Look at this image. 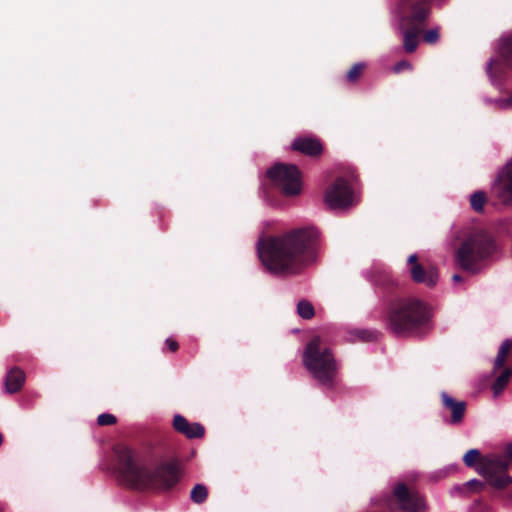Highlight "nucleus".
<instances>
[{"label":"nucleus","instance_id":"1","mask_svg":"<svg viewBox=\"0 0 512 512\" xmlns=\"http://www.w3.org/2000/svg\"><path fill=\"white\" fill-rule=\"evenodd\" d=\"M319 232L313 227L292 230L282 237L260 239L257 252L272 274H295L317 259Z\"/></svg>","mask_w":512,"mask_h":512},{"label":"nucleus","instance_id":"2","mask_svg":"<svg viewBox=\"0 0 512 512\" xmlns=\"http://www.w3.org/2000/svg\"><path fill=\"white\" fill-rule=\"evenodd\" d=\"M117 455L121 479L132 488L169 489L179 481L180 472L174 464H164L150 471L135 463L128 448L119 449Z\"/></svg>","mask_w":512,"mask_h":512},{"label":"nucleus","instance_id":"3","mask_svg":"<svg viewBox=\"0 0 512 512\" xmlns=\"http://www.w3.org/2000/svg\"><path fill=\"white\" fill-rule=\"evenodd\" d=\"M428 318V311L419 300L398 299L390 305L388 327L397 335H408L425 324Z\"/></svg>","mask_w":512,"mask_h":512},{"label":"nucleus","instance_id":"4","mask_svg":"<svg viewBox=\"0 0 512 512\" xmlns=\"http://www.w3.org/2000/svg\"><path fill=\"white\" fill-rule=\"evenodd\" d=\"M303 364L321 385L327 387L333 385L337 371L336 361L331 351L321 344L319 337L313 338L306 345Z\"/></svg>","mask_w":512,"mask_h":512},{"label":"nucleus","instance_id":"5","mask_svg":"<svg viewBox=\"0 0 512 512\" xmlns=\"http://www.w3.org/2000/svg\"><path fill=\"white\" fill-rule=\"evenodd\" d=\"M497 250L493 239L484 233L470 235L456 253V261L462 269L478 273L482 262L492 256Z\"/></svg>","mask_w":512,"mask_h":512},{"label":"nucleus","instance_id":"6","mask_svg":"<svg viewBox=\"0 0 512 512\" xmlns=\"http://www.w3.org/2000/svg\"><path fill=\"white\" fill-rule=\"evenodd\" d=\"M512 467V443L505 446L503 454L487 455L478 466L476 471L494 488L502 489L512 483L506 471Z\"/></svg>","mask_w":512,"mask_h":512},{"label":"nucleus","instance_id":"7","mask_svg":"<svg viewBox=\"0 0 512 512\" xmlns=\"http://www.w3.org/2000/svg\"><path fill=\"white\" fill-rule=\"evenodd\" d=\"M266 175L271 184L285 196L300 194L302 189L301 176L295 165L277 163L267 170Z\"/></svg>","mask_w":512,"mask_h":512},{"label":"nucleus","instance_id":"8","mask_svg":"<svg viewBox=\"0 0 512 512\" xmlns=\"http://www.w3.org/2000/svg\"><path fill=\"white\" fill-rule=\"evenodd\" d=\"M324 202L332 210L340 211L353 206L357 197L344 178H337L324 193Z\"/></svg>","mask_w":512,"mask_h":512},{"label":"nucleus","instance_id":"9","mask_svg":"<svg viewBox=\"0 0 512 512\" xmlns=\"http://www.w3.org/2000/svg\"><path fill=\"white\" fill-rule=\"evenodd\" d=\"M394 495L398 500L402 512H426L427 505L422 496L410 493L407 487L400 483L394 489Z\"/></svg>","mask_w":512,"mask_h":512},{"label":"nucleus","instance_id":"10","mask_svg":"<svg viewBox=\"0 0 512 512\" xmlns=\"http://www.w3.org/2000/svg\"><path fill=\"white\" fill-rule=\"evenodd\" d=\"M408 269L411 278L421 284H425L428 287H433L438 282V273L435 268H429L425 270L424 267L418 263L417 255L411 254L407 259Z\"/></svg>","mask_w":512,"mask_h":512},{"label":"nucleus","instance_id":"11","mask_svg":"<svg viewBox=\"0 0 512 512\" xmlns=\"http://www.w3.org/2000/svg\"><path fill=\"white\" fill-rule=\"evenodd\" d=\"M431 0H421L412 6L410 17L406 18L402 9H399V23L397 28L402 32L404 30V22L408 21L410 24L422 23L429 15L428 3Z\"/></svg>","mask_w":512,"mask_h":512},{"label":"nucleus","instance_id":"12","mask_svg":"<svg viewBox=\"0 0 512 512\" xmlns=\"http://www.w3.org/2000/svg\"><path fill=\"white\" fill-rule=\"evenodd\" d=\"M443 407L450 412V418L446 420L449 424H459L462 422L466 410L464 401H457L446 392L441 393Z\"/></svg>","mask_w":512,"mask_h":512},{"label":"nucleus","instance_id":"13","mask_svg":"<svg viewBox=\"0 0 512 512\" xmlns=\"http://www.w3.org/2000/svg\"><path fill=\"white\" fill-rule=\"evenodd\" d=\"M495 187L499 189L502 197L512 199V159L498 173Z\"/></svg>","mask_w":512,"mask_h":512},{"label":"nucleus","instance_id":"14","mask_svg":"<svg viewBox=\"0 0 512 512\" xmlns=\"http://www.w3.org/2000/svg\"><path fill=\"white\" fill-rule=\"evenodd\" d=\"M173 426L187 438H199L204 435V427L201 424L189 423L186 418L179 414L174 416Z\"/></svg>","mask_w":512,"mask_h":512},{"label":"nucleus","instance_id":"15","mask_svg":"<svg viewBox=\"0 0 512 512\" xmlns=\"http://www.w3.org/2000/svg\"><path fill=\"white\" fill-rule=\"evenodd\" d=\"M291 148L310 156L318 155L322 151L321 143L313 138H297L293 141Z\"/></svg>","mask_w":512,"mask_h":512},{"label":"nucleus","instance_id":"16","mask_svg":"<svg viewBox=\"0 0 512 512\" xmlns=\"http://www.w3.org/2000/svg\"><path fill=\"white\" fill-rule=\"evenodd\" d=\"M25 380L23 371L18 368L11 369L5 379V388L9 393L20 390Z\"/></svg>","mask_w":512,"mask_h":512},{"label":"nucleus","instance_id":"17","mask_svg":"<svg viewBox=\"0 0 512 512\" xmlns=\"http://www.w3.org/2000/svg\"><path fill=\"white\" fill-rule=\"evenodd\" d=\"M403 46L408 53H412L418 46V30H407L404 33Z\"/></svg>","mask_w":512,"mask_h":512},{"label":"nucleus","instance_id":"18","mask_svg":"<svg viewBox=\"0 0 512 512\" xmlns=\"http://www.w3.org/2000/svg\"><path fill=\"white\" fill-rule=\"evenodd\" d=\"M511 376V370L505 369L494 381L492 389L495 396H498L501 394V392L504 390L505 386L507 385L509 378Z\"/></svg>","mask_w":512,"mask_h":512},{"label":"nucleus","instance_id":"19","mask_svg":"<svg viewBox=\"0 0 512 512\" xmlns=\"http://www.w3.org/2000/svg\"><path fill=\"white\" fill-rule=\"evenodd\" d=\"M512 347V341L507 339L505 340L500 348H499V351H498V354L495 358V362H494V368L495 369H499L503 366L504 362H505V359H506V356L510 350V348Z\"/></svg>","mask_w":512,"mask_h":512},{"label":"nucleus","instance_id":"20","mask_svg":"<svg viewBox=\"0 0 512 512\" xmlns=\"http://www.w3.org/2000/svg\"><path fill=\"white\" fill-rule=\"evenodd\" d=\"M501 54H502V62L503 64L509 66L511 64V55L512 54V36L502 40L501 46Z\"/></svg>","mask_w":512,"mask_h":512},{"label":"nucleus","instance_id":"21","mask_svg":"<svg viewBox=\"0 0 512 512\" xmlns=\"http://www.w3.org/2000/svg\"><path fill=\"white\" fill-rule=\"evenodd\" d=\"M297 312L303 319H310L314 316V307L310 302L302 300L297 305Z\"/></svg>","mask_w":512,"mask_h":512},{"label":"nucleus","instance_id":"22","mask_svg":"<svg viewBox=\"0 0 512 512\" xmlns=\"http://www.w3.org/2000/svg\"><path fill=\"white\" fill-rule=\"evenodd\" d=\"M191 500L197 504L203 503L207 498V489L202 484H197L191 491Z\"/></svg>","mask_w":512,"mask_h":512},{"label":"nucleus","instance_id":"23","mask_svg":"<svg viewBox=\"0 0 512 512\" xmlns=\"http://www.w3.org/2000/svg\"><path fill=\"white\" fill-rule=\"evenodd\" d=\"M485 202H486V195L482 191H477V192L473 193L470 197L471 207L476 212H480L483 210Z\"/></svg>","mask_w":512,"mask_h":512},{"label":"nucleus","instance_id":"24","mask_svg":"<svg viewBox=\"0 0 512 512\" xmlns=\"http://www.w3.org/2000/svg\"><path fill=\"white\" fill-rule=\"evenodd\" d=\"M480 451L478 449H470L463 457V461L467 467H474L476 461L480 459Z\"/></svg>","mask_w":512,"mask_h":512},{"label":"nucleus","instance_id":"25","mask_svg":"<svg viewBox=\"0 0 512 512\" xmlns=\"http://www.w3.org/2000/svg\"><path fill=\"white\" fill-rule=\"evenodd\" d=\"M489 102H491L499 110L512 109V95L507 98H498L495 100H490Z\"/></svg>","mask_w":512,"mask_h":512},{"label":"nucleus","instance_id":"26","mask_svg":"<svg viewBox=\"0 0 512 512\" xmlns=\"http://www.w3.org/2000/svg\"><path fill=\"white\" fill-rule=\"evenodd\" d=\"M364 63H356L353 67L347 72V79L349 81H356L364 68Z\"/></svg>","mask_w":512,"mask_h":512},{"label":"nucleus","instance_id":"27","mask_svg":"<svg viewBox=\"0 0 512 512\" xmlns=\"http://www.w3.org/2000/svg\"><path fill=\"white\" fill-rule=\"evenodd\" d=\"M423 39L428 44H435L439 40L438 28H432V29L428 30L424 34Z\"/></svg>","mask_w":512,"mask_h":512},{"label":"nucleus","instance_id":"28","mask_svg":"<svg viewBox=\"0 0 512 512\" xmlns=\"http://www.w3.org/2000/svg\"><path fill=\"white\" fill-rule=\"evenodd\" d=\"M97 422L99 425H112L116 422V417L112 414L103 413L98 416Z\"/></svg>","mask_w":512,"mask_h":512},{"label":"nucleus","instance_id":"29","mask_svg":"<svg viewBox=\"0 0 512 512\" xmlns=\"http://www.w3.org/2000/svg\"><path fill=\"white\" fill-rule=\"evenodd\" d=\"M499 65H500V61H496V60H493V59H491V60L487 63L486 71H487V74H488V76H489V78H490V80H491V82H492L493 84H495V83H496V78H495V76H494V74H493V72H492V69H493V66H497V67H498Z\"/></svg>","mask_w":512,"mask_h":512},{"label":"nucleus","instance_id":"30","mask_svg":"<svg viewBox=\"0 0 512 512\" xmlns=\"http://www.w3.org/2000/svg\"><path fill=\"white\" fill-rule=\"evenodd\" d=\"M410 69H412L411 64L405 60L396 63L395 66L393 67V70L395 73H400L403 70H410Z\"/></svg>","mask_w":512,"mask_h":512},{"label":"nucleus","instance_id":"31","mask_svg":"<svg viewBox=\"0 0 512 512\" xmlns=\"http://www.w3.org/2000/svg\"><path fill=\"white\" fill-rule=\"evenodd\" d=\"M455 469H456V467H455V466H448V467H445L444 469H441V470H439V471L435 472V473L433 474V478H434V479H441V478H444V477H446V476L450 473V471L455 470Z\"/></svg>","mask_w":512,"mask_h":512},{"label":"nucleus","instance_id":"32","mask_svg":"<svg viewBox=\"0 0 512 512\" xmlns=\"http://www.w3.org/2000/svg\"><path fill=\"white\" fill-rule=\"evenodd\" d=\"M166 344L168 345V347L171 351H176L178 348V343L171 338L166 339Z\"/></svg>","mask_w":512,"mask_h":512},{"label":"nucleus","instance_id":"33","mask_svg":"<svg viewBox=\"0 0 512 512\" xmlns=\"http://www.w3.org/2000/svg\"><path fill=\"white\" fill-rule=\"evenodd\" d=\"M466 485H468V486H472V485H479V486H481L482 484H481V482H480V481H478L477 479H471V480H469V481L466 483Z\"/></svg>","mask_w":512,"mask_h":512},{"label":"nucleus","instance_id":"34","mask_svg":"<svg viewBox=\"0 0 512 512\" xmlns=\"http://www.w3.org/2000/svg\"><path fill=\"white\" fill-rule=\"evenodd\" d=\"M452 280L454 283H460L462 281V278L460 275L455 274V275H453Z\"/></svg>","mask_w":512,"mask_h":512}]
</instances>
